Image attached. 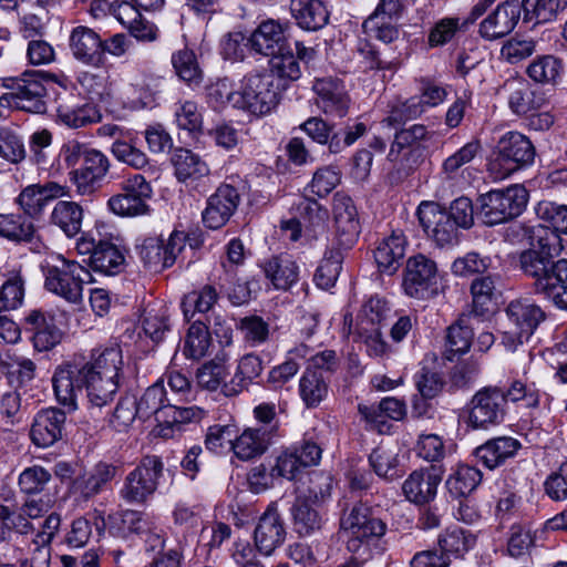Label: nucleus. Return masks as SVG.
<instances>
[{
  "label": "nucleus",
  "mask_w": 567,
  "mask_h": 567,
  "mask_svg": "<svg viewBox=\"0 0 567 567\" xmlns=\"http://www.w3.org/2000/svg\"><path fill=\"white\" fill-rule=\"evenodd\" d=\"M123 365L118 347L94 350L89 360H72L54 370L52 386L56 401L69 409H78V398L85 389L91 408L101 409L113 401L120 385Z\"/></svg>",
  "instance_id": "nucleus-1"
},
{
  "label": "nucleus",
  "mask_w": 567,
  "mask_h": 567,
  "mask_svg": "<svg viewBox=\"0 0 567 567\" xmlns=\"http://www.w3.org/2000/svg\"><path fill=\"white\" fill-rule=\"evenodd\" d=\"M340 526L346 536L347 549L353 558L339 567H360L372 557L373 550L378 549L380 538L386 532V524L375 517L363 504H355L346 512L341 517Z\"/></svg>",
  "instance_id": "nucleus-2"
},
{
  "label": "nucleus",
  "mask_w": 567,
  "mask_h": 567,
  "mask_svg": "<svg viewBox=\"0 0 567 567\" xmlns=\"http://www.w3.org/2000/svg\"><path fill=\"white\" fill-rule=\"evenodd\" d=\"M523 272L533 278L534 291L567 310V258L547 262L535 252L523 257Z\"/></svg>",
  "instance_id": "nucleus-3"
},
{
  "label": "nucleus",
  "mask_w": 567,
  "mask_h": 567,
  "mask_svg": "<svg viewBox=\"0 0 567 567\" xmlns=\"http://www.w3.org/2000/svg\"><path fill=\"white\" fill-rule=\"evenodd\" d=\"M91 281L92 275L84 266L62 255L44 268L45 289L72 305L83 300L84 285Z\"/></svg>",
  "instance_id": "nucleus-4"
},
{
  "label": "nucleus",
  "mask_w": 567,
  "mask_h": 567,
  "mask_svg": "<svg viewBox=\"0 0 567 567\" xmlns=\"http://www.w3.org/2000/svg\"><path fill=\"white\" fill-rule=\"evenodd\" d=\"M279 103V90L272 74L250 73L240 84L235 96V109L261 117L269 114Z\"/></svg>",
  "instance_id": "nucleus-5"
},
{
  "label": "nucleus",
  "mask_w": 567,
  "mask_h": 567,
  "mask_svg": "<svg viewBox=\"0 0 567 567\" xmlns=\"http://www.w3.org/2000/svg\"><path fill=\"white\" fill-rule=\"evenodd\" d=\"M535 147L524 134L509 131L496 145L495 157L488 164V171L495 179H504L514 172L534 163Z\"/></svg>",
  "instance_id": "nucleus-6"
},
{
  "label": "nucleus",
  "mask_w": 567,
  "mask_h": 567,
  "mask_svg": "<svg viewBox=\"0 0 567 567\" xmlns=\"http://www.w3.org/2000/svg\"><path fill=\"white\" fill-rule=\"evenodd\" d=\"M478 202L483 221L493 226L519 216L526 208L528 193L524 186L513 185L483 194Z\"/></svg>",
  "instance_id": "nucleus-7"
},
{
  "label": "nucleus",
  "mask_w": 567,
  "mask_h": 567,
  "mask_svg": "<svg viewBox=\"0 0 567 567\" xmlns=\"http://www.w3.org/2000/svg\"><path fill=\"white\" fill-rule=\"evenodd\" d=\"M506 316L512 327L503 332L502 343L512 352L527 341L539 323L545 320L542 308L528 299H516L509 302Z\"/></svg>",
  "instance_id": "nucleus-8"
},
{
  "label": "nucleus",
  "mask_w": 567,
  "mask_h": 567,
  "mask_svg": "<svg viewBox=\"0 0 567 567\" xmlns=\"http://www.w3.org/2000/svg\"><path fill=\"white\" fill-rule=\"evenodd\" d=\"M163 468V462L158 456L143 457L136 468L126 476L121 496L128 503L146 502L157 489Z\"/></svg>",
  "instance_id": "nucleus-9"
},
{
  "label": "nucleus",
  "mask_w": 567,
  "mask_h": 567,
  "mask_svg": "<svg viewBox=\"0 0 567 567\" xmlns=\"http://www.w3.org/2000/svg\"><path fill=\"white\" fill-rule=\"evenodd\" d=\"M505 414V392L497 386H485L470 402L467 424L473 429L486 430L503 422Z\"/></svg>",
  "instance_id": "nucleus-10"
},
{
  "label": "nucleus",
  "mask_w": 567,
  "mask_h": 567,
  "mask_svg": "<svg viewBox=\"0 0 567 567\" xmlns=\"http://www.w3.org/2000/svg\"><path fill=\"white\" fill-rule=\"evenodd\" d=\"M45 95L47 89L40 73H24L14 82L11 92L0 96V107L43 113L45 112Z\"/></svg>",
  "instance_id": "nucleus-11"
},
{
  "label": "nucleus",
  "mask_w": 567,
  "mask_h": 567,
  "mask_svg": "<svg viewBox=\"0 0 567 567\" xmlns=\"http://www.w3.org/2000/svg\"><path fill=\"white\" fill-rule=\"evenodd\" d=\"M153 190L150 183L141 174L127 178L122 185V193L113 195L107 206L110 210L121 217H135L148 213L147 199Z\"/></svg>",
  "instance_id": "nucleus-12"
},
{
  "label": "nucleus",
  "mask_w": 567,
  "mask_h": 567,
  "mask_svg": "<svg viewBox=\"0 0 567 567\" xmlns=\"http://www.w3.org/2000/svg\"><path fill=\"white\" fill-rule=\"evenodd\" d=\"M506 238L512 243L527 244L530 247L519 255V267L523 270V257L527 252H535L544 261H553V254L557 250L559 237L544 228L542 225L529 226L526 224H513L506 231Z\"/></svg>",
  "instance_id": "nucleus-13"
},
{
  "label": "nucleus",
  "mask_w": 567,
  "mask_h": 567,
  "mask_svg": "<svg viewBox=\"0 0 567 567\" xmlns=\"http://www.w3.org/2000/svg\"><path fill=\"white\" fill-rule=\"evenodd\" d=\"M439 271L435 261L424 255L408 259L403 287L410 297L426 299L436 291Z\"/></svg>",
  "instance_id": "nucleus-14"
},
{
  "label": "nucleus",
  "mask_w": 567,
  "mask_h": 567,
  "mask_svg": "<svg viewBox=\"0 0 567 567\" xmlns=\"http://www.w3.org/2000/svg\"><path fill=\"white\" fill-rule=\"evenodd\" d=\"M421 226L439 246L453 245L457 241L458 227L447 216V212L435 203H422L417 209Z\"/></svg>",
  "instance_id": "nucleus-15"
},
{
  "label": "nucleus",
  "mask_w": 567,
  "mask_h": 567,
  "mask_svg": "<svg viewBox=\"0 0 567 567\" xmlns=\"http://www.w3.org/2000/svg\"><path fill=\"white\" fill-rule=\"evenodd\" d=\"M316 104L328 118H342L350 109V97L343 83L333 78L316 79L312 86Z\"/></svg>",
  "instance_id": "nucleus-16"
},
{
  "label": "nucleus",
  "mask_w": 567,
  "mask_h": 567,
  "mask_svg": "<svg viewBox=\"0 0 567 567\" xmlns=\"http://www.w3.org/2000/svg\"><path fill=\"white\" fill-rule=\"evenodd\" d=\"M238 190L228 184L220 185L208 199L202 213L203 223L210 229L223 227L234 215L239 204Z\"/></svg>",
  "instance_id": "nucleus-17"
},
{
  "label": "nucleus",
  "mask_w": 567,
  "mask_h": 567,
  "mask_svg": "<svg viewBox=\"0 0 567 567\" xmlns=\"http://www.w3.org/2000/svg\"><path fill=\"white\" fill-rule=\"evenodd\" d=\"M520 12L522 4L518 0H506L499 3L480 23V35L488 41L507 35L519 21Z\"/></svg>",
  "instance_id": "nucleus-18"
},
{
  "label": "nucleus",
  "mask_w": 567,
  "mask_h": 567,
  "mask_svg": "<svg viewBox=\"0 0 567 567\" xmlns=\"http://www.w3.org/2000/svg\"><path fill=\"white\" fill-rule=\"evenodd\" d=\"M110 168L109 158L99 150L92 148L86 154L82 166L74 168L70 175L71 181L80 195H91L105 177Z\"/></svg>",
  "instance_id": "nucleus-19"
},
{
  "label": "nucleus",
  "mask_w": 567,
  "mask_h": 567,
  "mask_svg": "<svg viewBox=\"0 0 567 567\" xmlns=\"http://www.w3.org/2000/svg\"><path fill=\"white\" fill-rule=\"evenodd\" d=\"M332 213L339 244L344 248L351 247L360 234L358 212L353 200L343 193H336Z\"/></svg>",
  "instance_id": "nucleus-20"
},
{
  "label": "nucleus",
  "mask_w": 567,
  "mask_h": 567,
  "mask_svg": "<svg viewBox=\"0 0 567 567\" xmlns=\"http://www.w3.org/2000/svg\"><path fill=\"white\" fill-rule=\"evenodd\" d=\"M279 425H258L246 429L239 436L235 435L233 451L244 461L262 455L278 436Z\"/></svg>",
  "instance_id": "nucleus-21"
},
{
  "label": "nucleus",
  "mask_w": 567,
  "mask_h": 567,
  "mask_svg": "<svg viewBox=\"0 0 567 567\" xmlns=\"http://www.w3.org/2000/svg\"><path fill=\"white\" fill-rule=\"evenodd\" d=\"M65 413L56 408L39 411L32 422L30 436L39 447H49L62 437Z\"/></svg>",
  "instance_id": "nucleus-22"
},
{
  "label": "nucleus",
  "mask_w": 567,
  "mask_h": 567,
  "mask_svg": "<svg viewBox=\"0 0 567 567\" xmlns=\"http://www.w3.org/2000/svg\"><path fill=\"white\" fill-rule=\"evenodd\" d=\"M441 481L434 467L415 470L403 482L402 491L409 502L425 505L435 498Z\"/></svg>",
  "instance_id": "nucleus-23"
},
{
  "label": "nucleus",
  "mask_w": 567,
  "mask_h": 567,
  "mask_svg": "<svg viewBox=\"0 0 567 567\" xmlns=\"http://www.w3.org/2000/svg\"><path fill=\"white\" fill-rule=\"evenodd\" d=\"M255 545L264 555H270L286 538L285 524L275 507L260 517L254 533Z\"/></svg>",
  "instance_id": "nucleus-24"
},
{
  "label": "nucleus",
  "mask_w": 567,
  "mask_h": 567,
  "mask_svg": "<svg viewBox=\"0 0 567 567\" xmlns=\"http://www.w3.org/2000/svg\"><path fill=\"white\" fill-rule=\"evenodd\" d=\"M73 56L87 65L99 66L103 62L102 39L91 28L79 25L70 34Z\"/></svg>",
  "instance_id": "nucleus-25"
},
{
  "label": "nucleus",
  "mask_w": 567,
  "mask_h": 567,
  "mask_svg": "<svg viewBox=\"0 0 567 567\" xmlns=\"http://www.w3.org/2000/svg\"><path fill=\"white\" fill-rule=\"evenodd\" d=\"M286 42L285 27L271 19L262 21L248 39L251 50L266 56L285 50Z\"/></svg>",
  "instance_id": "nucleus-26"
},
{
  "label": "nucleus",
  "mask_w": 567,
  "mask_h": 567,
  "mask_svg": "<svg viewBox=\"0 0 567 567\" xmlns=\"http://www.w3.org/2000/svg\"><path fill=\"white\" fill-rule=\"evenodd\" d=\"M505 87L508 91V107L518 116L535 112L546 103L545 95L540 91L533 90L524 80H508Z\"/></svg>",
  "instance_id": "nucleus-27"
},
{
  "label": "nucleus",
  "mask_w": 567,
  "mask_h": 567,
  "mask_svg": "<svg viewBox=\"0 0 567 567\" xmlns=\"http://www.w3.org/2000/svg\"><path fill=\"white\" fill-rule=\"evenodd\" d=\"M56 104L58 121L68 127L79 128L96 121L95 107L87 103H81L75 95L59 96Z\"/></svg>",
  "instance_id": "nucleus-28"
},
{
  "label": "nucleus",
  "mask_w": 567,
  "mask_h": 567,
  "mask_svg": "<svg viewBox=\"0 0 567 567\" xmlns=\"http://www.w3.org/2000/svg\"><path fill=\"white\" fill-rule=\"evenodd\" d=\"M65 195V188L58 183L33 184L22 189L18 203L25 214L35 216L43 210L49 202Z\"/></svg>",
  "instance_id": "nucleus-29"
},
{
  "label": "nucleus",
  "mask_w": 567,
  "mask_h": 567,
  "mask_svg": "<svg viewBox=\"0 0 567 567\" xmlns=\"http://www.w3.org/2000/svg\"><path fill=\"white\" fill-rule=\"evenodd\" d=\"M290 12L297 24L307 31L322 29L328 24L330 17L322 0H291Z\"/></svg>",
  "instance_id": "nucleus-30"
},
{
  "label": "nucleus",
  "mask_w": 567,
  "mask_h": 567,
  "mask_svg": "<svg viewBox=\"0 0 567 567\" xmlns=\"http://www.w3.org/2000/svg\"><path fill=\"white\" fill-rule=\"evenodd\" d=\"M116 467L100 462L82 477H78L72 485L73 493L83 501H89L100 494L115 477Z\"/></svg>",
  "instance_id": "nucleus-31"
},
{
  "label": "nucleus",
  "mask_w": 567,
  "mask_h": 567,
  "mask_svg": "<svg viewBox=\"0 0 567 567\" xmlns=\"http://www.w3.org/2000/svg\"><path fill=\"white\" fill-rule=\"evenodd\" d=\"M25 323L33 332L32 342L35 350L48 351L60 342L61 331L54 324L52 317L41 310H31L25 316Z\"/></svg>",
  "instance_id": "nucleus-32"
},
{
  "label": "nucleus",
  "mask_w": 567,
  "mask_h": 567,
  "mask_svg": "<svg viewBox=\"0 0 567 567\" xmlns=\"http://www.w3.org/2000/svg\"><path fill=\"white\" fill-rule=\"evenodd\" d=\"M406 238L402 231H392L374 250V259L381 271L392 275L405 256Z\"/></svg>",
  "instance_id": "nucleus-33"
},
{
  "label": "nucleus",
  "mask_w": 567,
  "mask_h": 567,
  "mask_svg": "<svg viewBox=\"0 0 567 567\" xmlns=\"http://www.w3.org/2000/svg\"><path fill=\"white\" fill-rule=\"evenodd\" d=\"M520 444L509 436H501L487 441L475 449V456L485 467L494 470L502 465L507 458L513 457Z\"/></svg>",
  "instance_id": "nucleus-34"
},
{
  "label": "nucleus",
  "mask_w": 567,
  "mask_h": 567,
  "mask_svg": "<svg viewBox=\"0 0 567 567\" xmlns=\"http://www.w3.org/2000/svg\"><path fill=\"white\" fill-rule=\"evenodd\" d=\"M50 221L65 236L74 237L82 228L83 208L75 202L59 200L51 212Z\"/></svg>",
  "instance_id": "nucleus-35"
},
{
  "label": "nucleus",
  "mask_w": 567,
  "mask_h": 567,
  "mask_svg": "<svg viewBox=\"0 0 567 567\" xmlns=\"http://www.w3.org/2000/svg\"><path fill=\"white\" fill-rule=\"evenodd\" d=\"M305 496H297L291 508L292 525L296 533L300 536H308L321 527V516L317 507Z\"/></svg>",
  "instance_id": "nucleus-36"
},
{
  "label": "nucleus",
  "mask_w": 567,
  "mask_h": 567,
  "mask_svg": "<svg viewBox=\"0 0 567 567\" xmlns=\"http://www.w3.org/2000/svg\"><path fill=\"white\" fill-rule=\"evenodd\" d=\"M298 390L305 405L313 409L327 398L329 385L322 372L307 368L299 380Z\"/></svg>",
  "instance_id": "nucleus-37"
},
{
  "label": "nucleus",
  "mask_w": 567,
  "mask_h": 567,
  "mask_svg": "<svg viewBox=\"0 0 567 567\" xmlns=\"http://www.w3.org/2000/svg\"><path fill=\"white\" fill-rule=\"evenodd\" d=\"M125 257L121 249L111 240H99L97 249L93 252L91 267L93 270L113 276L124 268Z\"/></svg>",
  "instance_id": "nucleus-38"
},
{
  "label": "nucleus",
  "mask_w": 567,
  "mask_h": 567,
  "mask_svg": "<svg viewBox=\"0 0 567 567\" xmlns=\"http://www.w3.org/2000/svg\"><path fill=\"white\" fill-rule=\"evenodd\" d=\"M496 278L481 276L473 280L471 285L473 316L485 317L493 311L496 299Z\"/></svg>",
  "instance_id": "nucleus-39"
},
{
  "label": "nucleus",
  "mask_w": 567,
  "mask_h": 567,
  "mask_svg": "<svg viewBox=\"0 0 567 567\" xmlns=\"http://www.w3.org/2000/svg\"><path fill=\"white\" fill-rule=\"evenodd\" d=\"M266 277L277 289H289L299 278V267L287 256L274 257L264 267Z\"/></svg>",
  "instance_id": "nucleus-40"
},
{
  "label": "nucleus",
  "mask_w": 567,
  "mask_h": 567,
  "mask_svg": "<svg viewBox=\"0 0 567 567\" xmlns=\"http://www.w3.org/2000/svg\"><path fill=\"white\" fill-rule=\"evenodd\" d=\"M429 132L424 125L414 124L409 128L401 130L395 133L394 141L391 145L388 158L391 162H398L399 155L403 150H408L404 154L406 161L413 157V164L416 162L415 151L412 148L419 142L427 140Z\"/></svg>",
  "instance_id": "nucleus-41"
},
{
  "label": "nucleus",
  "mask_w": 567,
  "mask_h": 567,
  "mask_svg": "<svg viewBox=\"0 0 567 567\" xmlns=\"http://www.w3.org/2000/svg\"><path fill=\"white\" fill-rule=\"evenodd\" d=\"M261 359L252 353L244 355L237 365L236 373L230 384H224L223 392L234 395L247 388V385L262 372Z\"/></svg>",
  "instance_id": "nucleus-42"
},
{
  "label": "nucleus",
  "mask_w": 567,
  "mask_h": 567,
  "mask_svg": "<svg viewBox=\"0 0 567 567\" xmlns=\"http://www.w3.org/2000/svg\"><path fill=\"white\" fill-rule=\"evenodd\" d=\"M437 545L452 563L453 559L463 557L473 547L474 538L461 527H450L439 536Z\"/></svg>",
  "instance_id": "nucleus-43"
},
{
  "label": "nucleus",
  "mask_w": 567,
  "mask_h": 567,
  "mask_svg": "<svg viewBox=\"0 0 567 567\" xmlns=\"http://www.w3.org/2000/svg\"><path fill=\"white\" fill-rule=\"evenodd\" d=\"M480 150V142L471 141L445 158L442 163L441 169L443 178L447 182H455L464 174L465 171H467L464 166L475 158Z\"/></svg>",
  "instance_id": "nucleus-44"
},
{
  "label": "nucleus",
  "mask_w": 567,
  "mask_h": 567,
  "mask_svg": "<svg viewBox=\"0 0 567 567\" xmlns=\"http://www.w3.org/2000/svg\"><path fill=\"white\" fill-rule=\"evenodd\" d=\"M176 176L185 182L188 178H197L209 173L207 164L195 153L186 148L175 150L172 156Z\"/></svg>",
  "instance_id": "nucleus-45"
},
{
  "label": "nucleus",
  "mask_w": 567,
  "mask_h": 567,
  "mask_svg": "<svg viewBox=\"0 0 567 567\" xmlns=\"http://www.w3.org/2000/svg\"><path fill=\"white\" fill-rule=\"evenodd\" d=\"M520 4L525 20L546 23L567 8V0H522Z\"/></svg>",
  "instance_id": "nucleus-46"
},
{
  "label": "nucleus",
  "mask_w": 567,
  "mask_h": 567,
  "mask_svg": "<svg viewBox=\"0 0 567 567\" xmlns=\"http://www.w3.org/2000/svg\"><path fill=\"white\" fill-rule=\"evenodd\" d=\"M482 473L478 468L470 465H458L446 480L450 493L456 497L470 495L482 481Z\"/></svg>",
  "instance_id": "nucleus-47"
},
{
  "label": "nucleus",
  "mask_w": 567,
  "mask_h": 567,
  "mask_svg": "<svg viewBox=\"0 0 567 567\" xmlns=\"http://www.w3.org/2000/svg\"><path fill=\"white\" fill-rule=\"evenodd\" d=\"M299 220L303 229L315 236L324 230L328 212L316 199L303 197L297 204Z\"/></svg>",
  "instance_id": "nucleus-48"
},
{
  "label": "nucleus",
  "mask_w": 567,
  "mask_h": 567,
  "mask_svg": "<svg viewBox=\"0 0 567 567\" xmlns=\"http://www.w3.org/2000/svg\"><path fill=\"white\" fill-rule=\"evenodd\" d=\"M218 292L213 285H205L198 290L187 293L182 302L184 316L192 318L195 313H206L218 300Z\"/></svg>",
  "instance_id": "nucleus-49"
},
{
  "label": "nucleus",
  "mask_w": 567,
  "mask_h": 567,
  "mask_svg": "<svg viewBox=\"0 0 567 567\" xmlns=\"http://www.w3.org/2000/svg\"><path fill=\"white\" fill-rule=\"evenodd\" d=\"M212 338L208 328L200 321H195L188 329L183 352L194 360H199L208 354Z\"/></svg>",
  "instance_id": "nucleus-50"
},
{
  "label": "nucleus",
  "mask_w": 567,
  "mask_h": 567,
  "mask_svg": "<svg viewBox=\"0 0 567 567\" xmlns=\"http://www.w3.org/2000/svg\"><path fill=\"white\" fill-rule=\"evenodd\" d=\"M168 401L163 380L148 386L137 401L138 419L147 420L151 416L157 419L165 402Z\"/></svg>",
  "instance_id": "nucleus-51"
},
{
  "label": "nucleus",
  "mask_w": 567,
  "mask_h": 567,
  "mask_svg": "<svg viewBox=\"0 0 567 567\" xmlns=\"http://www.w3.org/2000/svg\"><path fill=\"white\" fill-rule=\"evenodd\" d=\"M50 471L41 465L25 467L18 477V487L22 494L35 495L42 493L50 483Z\"/></svg>",
  "instance_id": "nucleus-52"
},
{
  "label": "nucleus",
  "mask_w": 567,
  "mask_h": 567,
  "mask_svg": "<svg viewBox=\"0 0 567 567\" xmlns=\"http://www.w3.org/2000/svg\"><path fill=\"white\" fill-rule=\"evenodd\" d=\"M369 462L375 474L382 478L393 481L402 476L403 471L399 468V456L391 450L383 447L373 450Z\"/></svg>",
  "instance_id": "nucleus-53"
},
{
  "label": "nucleus",
  "mask_w": 567,
  "mask_h": 567,
  "mask_svg": "<svg viewBox=\"0 0 567 567\" xmlns=\"http://www.w3.org/2000/svg\"><path fill=\"white\" fill-rule=\"evenodd\" d=\"M535 213L539 220L547 224V230L553 228L556 233L567 234V205L542 200L536 205Z\"/></svg>",
  "instance_id": "nucleus-54"
},
{
  "label": "nucleus",
  "mask_w": 567,
  "mask_h": 567,
  "mask_svg": "<svg viewBox=\"0 0 567 567\" xmlns=\"http://www.w3.org/2000/svg\"><path fill=\"white\" fill-rule=\"evenodd\" d=\"M332 476L326 472H312L308 477V485L299 491L297 496H305L312 505H321L331 495Z\"/></svg>",
  "instance_id": "nucleus-55"
},
{
  "label": "nucleus",
  "mask_w": 567,
  "mask_h": 567,
  "mask_svg": "<svg viewBox=\"0 0 567 567\" xmlns=\"http://www.w3.org/2000/svg\"><path fill=\"white\" fill-rule=\"evenodd\" d=\"M172 63L176 74L189 85H198L202 82L203 73L190 50H181L173 54Z\"/></svg>",
  "instance_id": "nucleus-56"
},
{
  "label": "nucleus",
  "mask_w": 567,
  "mask_h": 567,
  "mask_svg": "<svg viewBox=\"0 0 567 567\" xmlns=\"http://www.w3.org/2000/svg\"><path fill=\"white\" fill-rule=\"evenodd\" d=\"M34 227L25 217L13 214H0V236L11 240H31Z\"/></svg>",
  "instance_id": "nucleus-57"
},
{
  "label": "nucleus",
  "mask_w": 567,
  "mask_h": 567,
  "mask_svg": "<svg viewBox=\"0 0 567 567\" xmlns=\"http://www.w3.org/2000/svg\"><path fill=\"white\" fill-rule=\"evenodd\" d=\"M561 70V60L554 55H543L528 65L527 74L537 83H550L559 76Z\"/></svg>",
  "instance_id": "nucleus-58"
},
{
  "label": "nucleus",
  "mask_w": 567,
  "mask_h": 567,
  "mask_svg": "<svg viewBox=\"0 0 567 567\" xmlns=\"http://www.w3.org/2000/svg\"><path fill=\"white\" fill-rule=\"evenodd\" d=\"M302 470L303 467L298 460L297 451L289 447L276 455L275 463L270 468V475L292 481L298 477Z\"/></svg>",
  "instance_id": "nucleus-59"
},
{
  "label": "nucleus",
  "mask_w": 567,
  "mask_h": 567,
  "mask_svg": "<svg viewBox=\"0 0 567 567\" xmlns=\"http://www.w3.org/2000/svg\"><path fill=\"white\" fill-rule=\"evenodd\" d=\"M136 417H138L137 400L132 395H125L117 402L110 417V425L116 432H125Z\"/></svg>",
  "instance_id": "nucleus-60"
},
{
  "label": "nucleus",
  "mask_w": 567,
  "mask_h": 567,
  "mask_svg": "<svg viewBox=\"0 0 567 567\" xmlns=\"http://www.w3.org/2000/svg\"><path fill=\"white\" fill-rule=\"evenodd\" d=\"M0 157L12 164H18L25 158L22 138L10 127H0Z\"/></svg>",
  "instance_id": "nucleus-61"
},
{
  "label": "nucleus",
  "mask_w": 567,
  "mask_h": 567,
  "mask_svg": "<svg viewBox=\"0 0 567 567\" xmlns=\"http://www.w3.org/2000/svg\"><path fill=\"white\" fill-rule=\"evenodd\" d=\"M341 261L340 251L331 250L324 256L315 274V282L319 288L329 289L334 286L341 270Z\"/></svg>",
  "instance_id": "nucleus-62"
},
{
  "label": "nucleus",
  "mask_w": 567,
  "mask_h": 567,
  "mask_svg": "<svg viewBox=\"0 0 567 567\" xmlns=\"http://www.w3.org/2000/svg\"><path fill=\"white\" fill-rule=\"evenodd\" d=\"M423 113L424 111L422 105H420V101L413 96L405 102L394 105L391 109L389 116L384 118L380 124L382 127H395L405 123L406 121H411L421 116Z\"/></svg>",
  "instance_id": "nucleus-63"
},
{
  "label": "nucleus",
  "mask_w": 567,
  "mask_h": 567,
  "mask_svg": "<svg viewBox=\"0 0 567 567\" xmlns=\"http://www.w3.org/2000/svg\"><path fill=\"white\" fill-rule=\"evenodd\" d=\"M228 375L223 362L212 360L203 364L196 373L197 384L208 391H216Z\"/></svg>",
  "instance_id": "nucleus-64"
}]
</instances>
